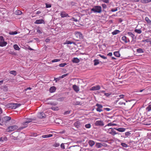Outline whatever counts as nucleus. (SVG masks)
I'll use <instances>...</instances> for the list:
<instances>
[{
    "instance_id": "nucleus-45",
    "label": "nucleus",
    "mask_w": 151,
    "mask_h": 151,
    "mask_svg": "<svg viewBox=\"0 0 151 151\" xmlns=\"http://www.w3.org/2000/svg\"><path fill=\"white\" fill-rule=\"evenodd\" d=\"M96 145L97 148H99L101 147V145L100 143H97Z\"/></svg>"
},
{
    "instance_id": "nucleus-40",
    "label": "nucleus",
    "mask_w": 151,
    "mask_h": 151,
    "mask_svg": "<svg viewBox=\"0 0 151 151\" xmlns=\"http://www.w3.org/2000/svg\"><path fill=\"white\" fill-rule=\"evenodd\" d=\"M121 145L122 146V147H127L128 146V145L124 143H121Z\"/></svg>"
},
{
    "instance_id": "nucleus-43",
    "label": "nucleus",
    "mask_w": 151,
    "mask_h": 151,
    "mask_svg": "<svg viewBox=\"0 0 151 151\" xmlns=\"http://www.w3.org/2000/svg\"><path fill=\"white\" fill-rule=\"evenodd\" d=\"M66 65V63H62L59 65V66L60 67H63Z\"/></svg>"
},
{
    "instance_id": "nucleus-48",
    "label": "nucleus",
    "mask_w": 151,
    "mask_h": 151,
    "mask_svg": "<svg viewBox=\"0 0 151 151\" xmlns=\"http://www.w3.org/2000/svg\"><path fill=\"white\" fill-rule=\"evenodd\" d=\"M96 106H97L98 107H99V108H103V106H102V105L101 104H98V103L96 104Z\"/></svg>"
},
{
    "instance_id": "nucleus-18",
    "label": "nucleus",
    "mask_w": 151,
    "mask_h": 151,
    "mask_svg": "<svg viewBox=\"0 0 151 151\" xmlns=\"http://www.w3.org/2000/svg\"><path fill=\"white\" fill-rule=\"evenodd\" d=\"M60 16L62 17H64L68 16V14L64 12H62L60 13Z\"/></svg>"
},
{
    "instance_id": "nucleus-4",
    "label": "nucleus",
    "mask_w": 151,
    "mask_h": 151,
    "mask_svg": "<svg viewBox=\"0 0 151 151\" xmlns=\"http://www.w3.org/2000/svg\"><path fill=\"white\" fill-rule=\"evenodd\" d=\"M114 128H110L108 129V131L107 132V133H109V134H111L112 135L114 136L115 135L117 134H119L118 133L116 132L114 129Z\"/></svg>"
},
{
    "instance_id": "nucleus-14",
    "label": "nucleus",
    "mask_w": 151,
    "mask_h": 151,
    "mask_svg": "<svg viewBox=\"0 0 151 151\" xmlns=\"http://www.w3.org/2000/svg\"><path fill=\"white\" fill-rule=\"evenodd\" d=\"M114 129L121 132H124L126 130L124 128H114Z\"/></svg>"
},
{
    "instance_id": "nucleus-25",
    "label": "nucleus",
    "mask_w": 151,
    "mask_h": 151,
    "mask_svg": "<svg viewBox=\"0 0 151 151\" xmlns=\"http://www.w3.org/2000/svg\"><path fill=\"white\" fill-rule=\"evenodd\" d=\"M140 2L143 4H146L151 2V0H140Z\"/></svg>"
},
{
    "instance_id": "nucleus-27",
    "label": "nucleus",
    "mask_w": 151,
    "mask_h": 151,
    "mask_svg": "<svg viewBox=\"0 0 151 151\" xmlns=\"http://www.w3.org/2000/svg\"><path fill=\"white\" fill-rule=\"evenodd\" d=\"M114 54L115 56L117 57H119L120 56V54L118 51L114 52Z\"/></svg>"
},
{
    "instance_id": "nucleus-24",
    "label": "nucleus",
    "mask_w": 151,
    "mask_h": 151,
    "mask_svg": "<svg viewBox=\"0 0 151 151\" xmlns=\"http://www.w3.org/2000/svg\"><path fill=\"white\" fill-rule=\"evenodd\" d=\"M122 40L124 41L125 43H127L128 42V41L127 40V38L125 36L122 37Z\"/></svg>"
},
{
    "instance_id": "nucleus-32",
    "label": "nucleus",
    "mask_w": 151,
    "mask_h": 151,
    "mask_svg": "<svg viewBox=\"0 0 151 151\" xmlns=\"http://www.w3.org/2000/svg\"><path fill=\"white\" fill-rule=\"evenodd\" d=\"M14 49L16 50H19L20 48L19 47L18 45L16 44L14 45L13 46Z\"/></svg>"
},
{
    "instance_id": "nucleus-41",
    "label": "nucleus",
    "mask_w": 151,
    "mask_h": 151,
    "mask_svg": "<svg viewBox=\"0 0 151 151\" xmlns=\"http://www.w3.org/2000/svg\"><path fill=\"white\" fill-rule=\"evenodd\" d=\"M37 32L39 34H41L42 33L41 32V29L39 27H38L37 28Z\"/></svg>"
},
{
    "instance_id": "nucleus-54",
    "label": "nucleus",
    "mask_w": 151,
    "mask_h": 151,
    "mask_svg": "<svg viewBox=\"0 0 151 151\" xmlns=\"http://www.w3.org/2000/svg\"><path fill=\"white\" fill-rule=\"evenodd\" d=\"M58 104V103L57 102H51L50 103V104L51 105H54V106H55L56 105H57Z\"/></svg>"
},
{
    "instance_id": "nucleus-39",
    "label": "nucleus",
    "mask_w": 151,
    "mask_h": 151,
    "mask_svg": "<svg viewBox=\"0 0 151 151\" xmlns=\"http://www.w3.org/2000/svg\"><path fill=\"white\" fill-rule=\"evenodd\" d=\"M46 7V8H50L51 7V4H50L48 3H46L45 4Z\"/></svg>"
},
{
    "instance_id": "nucleus-22",
    "label": "nucleus",
    "mask_w": 151,
    "mask_h": 151,
    "mask_svg": "<svg viewBox=\"0 0 151 151\" xmlns=\"http://www.w3.org/2000/svg\"><path fill=\"white\" fill-rule=\"evenodd\" d=\"M127 34L130 37H131L132 38V40H133L134 37L135 36V35L134 34H133L132 32H129L127 33Z\"/></svg>"
},
{
    "instance_id": "nucleus-58",
    "label": "nucleus",
    "mask_w": 151,
    "mask_h": 151,
    "mask_svg": "<svg viewBox=\"0 0 151 151\" xmlns=\"http://www.w3.org/2000/svg\"><path fill=\"white\" fill-rule=\"evenodd\" d=\"M60 147L61 148L63 149H64L65 148L64 145L63 143H62L61 144Z\"/></svg>"
},
{
    "instance_id": "nucleus-23",
    "label": "nucleus",
    "mask_w": 151,
    "mask_h": 151,
    "mask_svg": "<svg viewBox=\"0 0 151 151\" xmlns=\"http://www.w3.org/2000/svg\"><path fill=\"white\" fill-rule=\"evenodd\" d=\"M32 119H28L27 121L23 123L24 125H26L28 123L32 122Z\"/></svg>"
},
{
    "instance_id": "nucleus-13",
    "label": "nucleus",
    "mask_w": 151,
    "mask_h": 151,
    "mask_svg": "<svg viewBox=\"0 0 151 151\" xmlns=\"http://www.w3.org/2000/svg\"><path fill=\"white\" fill-rule=\"evenodd\" d=\"M35 23L36 24H41L42 23L44 24L45 22L44 20L42 19H37L36 20L35 22Z\"/></svg>"
},
{
    "instance_id": "nucleus-44",
    "label": "nucleus",
    "mask_w": 151,
    "mask_h": 151,
    "mask_svg": "<svg viewBox=\"0 0 151 151\" xmlns=\"http://www.w3.org/2000/svg\"><path fill=\"white\" fill-rule=\"evenodd\" d=\"M17 33V31L10 32L9 34L11 35H16Z\"/></svg>"
},
{
    "instance_id": "nucleus-56",
    "label": "nucleus",
    "mask_w": 151,
    "mask_h": 151,
    "mask_svg": "<svg viewBox=\"0 0 151 151\" xmlns=\"http://www.w3.org/2000/svg\"><path fill=\"white\" fill-rule=\"evenodd\" d=\"M60 145V144L58 143H55L54 144V146L55 147H58Z\"/></svg>"
},
{
    "instance_id": "nucleus-19",
    "label": "nucleus",
    "mask_w": 151,
    "mask_h": 151,
    "mask_svg": "<svg viewBox=\"0 0 151 151\" xmlns=\"http://www.w3.org/2000/svg\"><path fill=\"white\" fill-rule=\"evenodd\" d=\"M145 19L149 25H151V20L148 17H146Z\"/></svg>"
},
{
    "instance_id": "nucleus-47",
    "label": "nucleus",
    "mask_w": 151,
    "mask_h": 151,
    "mask_svg": "<svg viewBox=\"0 0 151 151\" xmlns=\"http://www.w3.org/2000/svg\"><path fill=\"white\" fill-rule=\"evenodd\" d=\"M98 55L99 56H100L101 58L103 59H107V57H105L104 55H102L101 54H99Z\"/></svg>"
},
{
    "instance_id": "nucleus-10",
    "label": "nucleus",
    "mask_w": 151,
    "mask_h": 151,
    "mask_svg": "<svg viewBox=\"0 0 151 151\" xmlns=\"http://www.w3.org/2000/svg\"><path fill=\"white\" fill-rule=\"evenodd\" d=\"M37 116L40 119L44 118L46 117L45 115L43 112L38 113Z\"/></svg>"
},
{
    "instance_id": "nucleus-7",
    "label": "nucleus",
    "mask_w": 151,
    "mask_h": 151,
    "mask_svg": "<svg viewBox=\"0 0 151 151\" xmlns=\"http://www.w3.org/2000/svg\"><path fill=\"white\" fill-rule=\"evenodd\" d=\"M74 34L75 36L78 39H83V36L81 32H75Z\"/></svg>"
},
{
    "instance_id": "nucleus-51",
    "label": "nucleus",
    "mask_w": 151,
    "mask_h": 151,
    "mask_svg": "<svg viewBox=\"0 0 151 151\" xmlns=\"http://www.w3.org/2000/svg\"><path fill=\"white\" fill-rule=\"evenodd\" d=\"M101 1H103V2L106 3H108L109 2V0H100Z\"/></svg>"
},
{
    "instance_id": "nucleus-28",
    "label": "nucleus",
    "mask_w": 151,
    "mask_h": 151,
    "mask_svg": "<svg viewBox=\"0 0 151 151\" xmlns=\"http://www.w3.org/2000/svg\"><path fill=\"white\" fill-rule=\"evenodd\" d=\"M22 14V12L18 10H16L15 12V14L17 15H21Z\"/></svg>"
},
{
    "instance_id": "nucleus-17",
    "label": "nucleus",
    "mask_w": 151,
    "mask_h": 151,
    "mask_svg": "<svg viewBox=\"0 0 151 151\" xmlns=\"http://www.w3.org/2000/svg\"><path fill=\"white\" fill-rule=\"evenodd\" d=\"M73 88L74 90L76 92L79 91V88L76 85H74L73 86Z\"/></svg>"
},
{
    "instance_id": "nucleus-15",
    "label": "nucleus",
    "mask_w": 151,
    "mask_h": 151,
    "mask_svg": "<svg viewBox=\"0 0 151 151\" xmlns=\"http://www.w3.org/2000/svg\"><path fill=\"white\" fill-rule=\"evenodd\" d=\"M72 61L73 63H78L79 62L80 60L77 58H74L72 60Z\"/></svg>"
},
{
    "instance_id": "nucleus-35",
    "label": "nucleus",
    "mask_w": 151,
    "mask_h": 151,
    "mask_svg": "<svg viewBox=\"0 0 151 151\" xmlns=\"http://www.w3.org/2000/svg\"><path fill=\"white\" fill-rule=\"evenodd\" d=\"M10 74L13 75L14 76H15L17 74L16 72L14 70H12L9 72Z\"/></svg>"
},
{
    "instance_id": "nucleus-5",
    "label": "nucleus",
    "mask_w": 151,
    "mask_h": 151,
    "mask_svg": "<svg viewBox=\"0 0 151 151\" xmlns=\"http://www.w3.org/2000/svg\"><path fill=\"white\" fill-rule=\"evenodd\" d=\"M7 44V43L4 41L3 37L2 36H0V46H5Z\"/></svg>"
},
{
    "instance_id": "nucleus-26",
    "label": "nucleus",
    "mask_w": 151,
    "mask_h": 151,
    "mask_svg": "<svg viewBox=\"0 0 151 151\" xmlns=\"http://www.w3.org/2000/svg\"><path fill=\"white\" fill-rule=\"evenodd\" d=\"M120 32V31L118 30H115L112 32V34L113 35H116Z\"/></svg>"
},
{
    "instance_id": "nucleus-61",
    "label": "nucleus",
    "mask_w": 151,
    "mask_h": 151,
    "mask_svg": "<svg viewBox=\"0 0 151 151\" xmlns=\"http://www.w3.org/2000/svg\"><path fill=\"white\" fill-rule=\"evenodd\" d=\"M150 39H146V40H145V41L146 42H150Z\"/></svg>"
},
{
    "instance_id": "nucleus-34",
    "label": "nucleus",
    "mask_w": 151,
    "mask_h": 151,
    "mask_svg": "<svg viewBox=\"0 0 151 151\" xmlns=\"http://www.w3.org/2000/svg\"><path fill=\"white\" fill-rule=\"evenodd\" d=\"M146 110L147 111H151V104L149 105L146 108Z\"/></svg>"
},
{
    "instance_id": "nucleus-16",
    "label": "nucleus",
    "mask_w": 151,
    "mask_h": 151,
    "mask_svg": "<svg viewBox=\"0 0 151 151\" xmlns=\"http://www.w3.org/2000/svg\"><path fill=\"white\" fill-rule=\"evenodd\" d=\"M56 90V88L55 86H53L50 87L49 90V91L50 93H53Z\"/></svg>"
},
{
    "instance_id": "nucleus-9",
    "label": "nucleus",
    "mask_w": 151,
    "mask_h": 151,
    "mask_svg": "<svg viewBox=\"0 0 151 151\" xmlns=\"http://www.w3.org/2000/svg\"><path fill=\"white\" fill-rule=\"evenodd\" d=\"M95 124L96 126H103L104 125V124L103 121L98 120L96 122Z\"/></svg>"
},
{
    "instance_id": "nucleus-1",
    "label": "nucleus",
    "mask_w": 151,
    "mask_h": 151,
    "mask_svg": "<svg viewBox=\"0 0 151 151\" xmlns=\"http://www.w3.org/2000/svg\"><path fill=\"white\" fill-rule=\"evenodd\" d=\"M11 118L9 116H5L3 117L0 116V125H3L4 124L9 121Z\"/></svg>"
},
{
    "instance_id": "nucleus-20",
    "label": "nucleus",
    "mask_w": 151,
    "mask_h": 151,
    "mask_svg": "<svg viewBox=\"0 0 151 151\" xmlns=\"http://www.w3.org/2000/svg\"><path fill=\"white\" fill-rule=\"evenodd\" d=\"M88 144L91 147H92L95 144L94 142L92 140H90L88 141Z\"/></svg>"
},
{
    "instance_id": "nucleus-63",
    "label": "nucleus",
    "mask_w": 151,
    "mask_h": 151,
    "mask_svg": "<svg viewBox=\"0 0 151 151\" xmlns=\"http://www.w3.org/2000/svg\"><path fill=\"white\" fill-rule=\"evenodd\" d=\"M112 52H109L108 54V55H109V56H112Z\"/></svg>"
},
{
    "instance_id": "nucleus-12",
    "label": "nucleus",
    "mask_w": 151,
    "mask_h": 151,
    "mask_svg": "<svg viewBox=\"0 0 151 151\" xmlns=\"http://www.w3.org/2000/svg\"><path fill=\"white\" fill-rule=\"evenodd\" d=\"M73 151H80L81 148L78 146H73Z\"/></svg>"
},
{
    "instance_id": "nucleus-49",
    "label": "nucleus",
    "mask_w": 151,
    "mask_h": 151,
    "mask_svg": "<svg viewBox=\"0 0 151 151\" xmlns=\"http://www.w3.org/2000/svg\"><path fill=\"white\" fill-rule=\"evenodd\" d=\"M131 134V133L129 132H127L125 133V135L127 136V137H128Z\"/></svg>"
},
{
    "instance_id": "nucleus-53",
    "label": "nucleus",
    "mask_w": 151,
    "mask_h": 151,
    "mask_svg": "<svg viewBox=\"0 0 151 151\" xmlns=\"http://www.w3.org/2000/svg\"><path fill=\"white\" fill-rule=\"evenodd\" d=\"M70 111H68L64 112V115L68 114L70 113Z\"/></svg>"
},
{
    "instance_id": "nucleus-29",
    "label": "nucleus",
    "mask_w": 151,
    "mask_h": 151,
    "mask_svg": "<svg viewBox=\"0 0 151 151\" xmlns=\"http://www.w3.org/2000/svg\"><path fill=\"white\" fill-rule=\"evenodd\" d=\"M117 124H116L113 123L111 122L108 123L107 125H106L105 127H106L107 126H117Z\"/></svg>"
},
{
    "instance_id": "nucleus-57",
    "label": "nucleus",
    "mask_w": 151,
    "mask_h": 151,
    "mask_svg": "<svg viewBox=\"0 0 151 151\" xmlns=\"http://www.w3.org/2000/svg\"><path fill=\"white\" fill-rule=\"evenodd\" d=\"M102 7L104 9H105L107 7L106 5V4H102Z\"/></svg>"
},
{
    "instance_id": "nucleus-30",
    "label": "nucleus",
    "mask_w": 151,
    "mask_h": 151,
    "mask_svg": "<svg viewBox=\"0 0 151 151\" xmlns=\"http://www.w3.org/2000/svg\"><path fill=\"white\" fill-rule=\"evenodd\" d=\"M137 51L139 53H143L144 52V50L142 48H139L137 50Z\"/></svg>"
},
{
    "instance_id": "nucleus-64",
    "label": "nucleus",
    "mask_w": 151,
    "mask_h": 151,
    "mask_svg": "<svg viewBox=\"0 0 151 151\" xmlns=\"http://www.w3.org/2000/svg\"><path fill=\"white\" fill-rule=\"evenodd\" d=\"M50 41V39H46L45 40V42H49Z\"/></svg>"
},
{
    "instance_id": "nucleus-21",
    "label": "nucleus",
    "mask_w": 151,
    "mask_h": 151,
    "mask_svg": "<svg viewBox=\"0 0 151 151\" xmlns=\"http://www.w3.org/2000/svg\"><path fill=\"white\" fill-rule=\"evenodd\" d=\"M53 136L52 134H49L43 135L42 137L43 138H48L52 137Z\"/></svg>"
},
{
    "instance_id": "nucleus-11",
    "label": "nucleus",
    "mask_w": 151,
    "mask_h": 151,
    "mask_svg": "<svg viewBox=\"0 0 151 151\" xmlns=\"http://www.w3.org/2000/svg\"><path fill=\"white\" fill-rule=\"evenodd\" d=\"M100 89V87L99 85H97L95 86H93L91 87L90 88V90L91 91H95V90H98Z\"/></svg>"
},
{
    "instance_id": "nucleus-46",
    "label": "nucleus",
    "mask_w": 151,
    "mask_h": 151,
    "mask_svg": "<svg viewBox=\"0 0 151 151\" xmlns=\"http://www.w3.org/2000/svg\"><path fill=\"white\" fill-rule=\"evenodd\" d=\"M85 127L87 128H90L91 127V125L90 124H87L85 125Z\"/></svg>"
},
{
    "instance_id": "nucleus-2",
    "label": "nucleus",
    "mask_w": 151,
    "mask_h": 151,
    "mask_svg": "<svg viewBox=\"0 0 151 151\" xmlns=\"http://www.w3.org/2000/svg\"><path fill=\"white\" fill-rule=\"evenodd\" d=\"M91 11L94 13H100L101 12V7L99 6H95L91 9Z\"/></svg>"
},
{
    "instance_id": "nucleus-62",
    "label": "nucleus",
    "mask_w": 151,
    "mask_h": 151,
    "mask_svg": "<svg viewBox=\"0 0 151 151\" xmlns=\"http://www.w3.org/2000/svg\"><path fill=\"white\" fill-rule=\"evenodd\" d=\"M119 104L121 105H123V104H124V105H125V103H123V102H120L119 103Z\"/></svg>"
},
{
    "instance_id": "nucleus-3",
    "label": "nucleus",
    "mask_w": 151,
    "mask_h": 151,
    "mask_svg": "<svg viewBox=\"0 0 151 151\" xmlns=\"http://www.w3.org/2000/svg\"><path fill=\"white\" fill-rule=\"evenodd\" d=\"M21 105V104L18 103H10L7 105L9 107L13 109H15L19 107Z\"/></svg>"
},
{
    "instance_id": "nucleus-36",
    "label": "nucleus",
    "mask_w": 151,
    "mask_h": 151,
    "mask_svg": "<svg viewBox=\"0 0 151 151\" xmlns=\"http://www.w3.org/2000/svg\"><path fill=\"white\" fill-rule=\"evenodd\" d=\"M134 31L138 34H141L142 32V31L140 29H135Z\"/></svg>"
},
{
    "instance_id": "nucleus-37",
    "label": "nucleus",
    "mask_w": 151,
    "mask_h": 151,
    "mask_svg": "<svg viewBox=\"0 0 151 151\" xmlns=\"http://www.w3.org/2000/svg\"><path fill=\"white\" fill-rule=\"evenodd\" d=\"M51 109L54 111H58L59 109L58 107L57 106H52L51 107Z\"/></svg>"
},
{
    "instance_id": "nucleus-55",
    "label": "nucleus",
    "mask_w": 151,
    "mask_h": 151,
    "mask_svg": "<svg viewBox=\"0 0 151 151\" xmlns=\"http://www.w3.org/2000/svg\"><path fill=\"white\" fill-rule=\"evenodd\" d=\"M68 75V74H64V75H63L62 76H60V78H64V77L67 76Z\"/></svg>"
},
{
    "instance_id": "nucleus-31",
    "label": "nucleus",
    "mask_w": 151,
    "mask_h": 151,
    "mask_svg": "<svg viewBox=\"0 0 151 151\" xmlns=\"http://www.w3.org/2000/svg\"><path fill=\"white\" fill-rule=\"evenodd\" d=\"M94 63V65H96L99 64V60L98 59H95L93 61Z\"/></svg>"
},
{
    "instance_id": "nucleus-8",
    "label": "nucleus",
    "mask_w": 151,
    "mask_h": 151,
    "mask_svg": "<svg viewBox=\"0 0 151 151\" xmlns=\"http://www.w3.org/2000/svg\"><path fill=\"white\" fill-rule=\"evenodd\" d=\"M73 125L76 128L78 129L81 126L82 123L80 121L78 120L74 123Z\"/></svg>"
},
{
    "instance_id": "nucleus-42",
    "label": "nucleus",
    "mask_w": 151,
    "mask_h": 151,
    "mask_svg": "<svg viewBox=\"0 0 151 151\" xmlns=\"http://www.w3.org/2000/svg\"><path fill=\"white\" fill-rule=\"evenodd\" d=\"M96 111L99 112H101L103 111V110H102V108H101L99 107H97L96 109Z\"/></svg>"
},
{
    "instance_id": "nucleus-6",
    "label": "nucleus",
    "mask_w": 151,
    "mask_h": 151,
    "mask_svg": "<svg viewBox=\"0 0 151 151\" xmlns=\"http://www.w3.org/2000/svg\"><path fill=\"white\" fill-rule=\"evenodd\" d=\"M18 127L17 125H14L9 127L7 128L6 130L7 132H9L13 131L18 129Z\"/></svg>"
},
{
    "instance_id": "nucleus-38",
    "label": "nucleus",
    "mask_w": 151,
    "mask_h": 151,
    "mask_svg": "<svg viewBox=\"0 0 151 151\" xmlns=\"http://www.w3.org/2000/svg\"><path fill=\"white\" fill-rule=\"evenodd\" d=\"M60 60L61 59H55L52 60L51 62L52 63L58 62L60 61Z\"/></svg>"
},
{
    "instance_id": "nucleus-33",
    "label": "nucleus",
    "mask_w": 151,
    "mask_h": 151,
    "mask_svg": "<svg viewBox=\"0 0 151 151\" xmlns=\"http://www.w3.org/2000/svg\"><path fill=\"white\" fill-rule=\"evenodd\" d=\"M74 43V42H71L70 41L66 40V42H64L63 43V44H64V45H65V44H71Z\"/></svg>"
},
{
    "instance_id": "nucleus-59",
    "label": "nucleus",
    "mask_w": 151,
    "mask_h": 151,
    "mask_svg": "<svg viewBox=\"0 0 151 151\" xmlns=\"http://www.w3.org/2000/svg\"><path fill=\"white\" fill-rule=\"evenodd\" d=\"M124 95L123 94L120 95L119 96V99H122L124 98Z\"/></svg>"
},
{
    "instance_id": "nucleus-52",
    "label": "nucleus",
    "mask_w": 151,
    "mask_h": 151,
    "mask_svg": "<svg viewBox=\"0 0 151 151\" xmlns=\"http://www.w3.org/2000/svg\"><path fill=\"white\" fill-rule=\"evenodd\" d=\"M80 102L79 101H76L73 103V104L75 105H78L80 104Z\"/></svg>"
},
{
    "instance_id": "nucleus-60",
    "label": "nucleus",
    "mask_w": 151,
    "mask_h": 151,
    "mask_svg": "<svg viewBox=\"0 0 151 151\" xmlns=\"http://www.w3.org/2000/svg\"><path fill=\"white\" fill-rule=\"evenodd\" d=\"M104 109L107 111H109L111 110L110 109L108 108H104Z\"/></svg>"
},
{
    "instance_id": "nucleus-50",
    "label": "nucleus",
    "mask_w": 151,
    "mask_h": 151,
    "mask_svg": "<svg viewBox=\"0 0 151 151\" xmlns=\"http://www.w3.org/2000/svg\"><path fill=\"white\" fill-rule=\"evenodd\" d=\"M118 10L117 8V7L115 8L114 9H111V11L112 12H114L117 11Z\"/></svg>"
}]
</instances>
